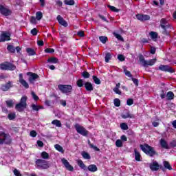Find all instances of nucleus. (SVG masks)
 Segmentation results:
<instances>
[{
    "label": "nucleus",
    "instance_id": "61",
    "mask_svg": "<svg viewBox=\"0 0 176 176\" xmlns=\"http://www.w3.org/2000/svg\"><path fill=\"white\" fill-rule=\"evenodd\" d=\"M160 97L163 100V98H166V93H164V90L161 91Z\"/></svg>",
    "mask_w": 176,
    "mask_h": 176
},
{
    "label": "nucleus",
    "instance_id": "28",
    "mask_svg": "<svg viewBox=\"0 0 176 176\" xmlns=\"http://www.w3.org/2000/svg\"><path fill=\"white\" fill-rule=\"evenodd\" d=\"M78 165L79 166L80 168H81L82 170H87V167L86 166V165H85L83 164V161H82V160H79L78 161Z\"/></svg>",
    "mask_w": 176,
    "mask_h": 176
},
{
    "label": "nucleus",
    "instance_id": "4",
    "mask_svg": "<svg viewBox=\"0 0 176 176\" xmlns=\"http://www.w3.org/2000/svg\"><path fill=\"white\" fill-rule=\"evenodd\" d=\"M58 90L62 92L63 94H66V96H69L72 93V85H58Z\"/></svg>",
    "mask_w": 176,
    "mask_h": 176
},
{
    "label": "nucleus",
    "instance_id": "41",
    "mask_svg": "<svg viewBox=\"0 0 176 176\" xmlns=\"http://www.w3.org/2000/svg\"><path fill=\"white\" fill-rule=\"evenodd\" d=\"M99 41H100V42L102 43L105 44V43H107V41H108V37L101 36L99 37Z\"/></svg>",
    "mask_w": 176,
    "mask_h": 176
},
{
    "label": "nucleus",
    "instance_id": "38",
    "mask_svg": "<svg viewBox=\"0 0 176 176\" xmlns=\"http://www.w3.org/2000/svg\"><path fill=\"white\" fill-rule=\"evenodd\" d=\"M113 34L114 35V36L118 39V41H121L122 42H123L124 41V39L123 38V37H122V36L116 32H113Z\"/></svg>",
    "mask_w": 176,
    "mask_h": 176
},
{
    "label": "nucleus",
    "instance_id": "16",
    "mask_svg": "<svg viewBox=\"0 0 176 176\" xmlns=\"http://www.w3.org/2000/svg\"><path fill=\"white\" fill-rule=\"evenodd\" d=\"M0 13L4 16H9L10 14V10L3 7V6H0Z\"/></svg>",
    "mask_w": 176,
    "mask_h": 176
},
{
    "label": "nucleus",
    "instance_id": "22",
    "mask_svg": "<svg viewBox=\"0 0 176 176\" xmlns=\"http://www.w3.org/2000/svg\"><path fill=\"white\" fill-rule=\"evenodd\" d=\"M31 108L32 111H34L36 112L39 111L40 109H43V107L40 106V105H36L35 104H32Z\"/></svg>",
    "mask_w": 176,
    "mask_h": 176
},
{
    "label": "nucleus",
    "instance_id": "18",
    "mask_svg": "<svg viewBox=\"0 0 176 176\" xmlns=\"http://www.w3.org/2000/svg\"><path fill=\"white\" fill-rule=\"evenodd\" d=\"M136 19H138V20H140V21H145L146 20H149L151 17L148 15H142L138 14V15H136Z\"/></svg>",
    "mask_w": 176,
    "mask_h": 176
},
{
    "label": "nucleus",
    "instance_id": "6",
    "mask_svg": "<svg viewBox=\"0 0 176 176\" xmlns=\"http://www.w3.org/2000/svg\"><path fill=\"white\" fill-rule=\"evenodd\" d=\"M10 142H12L10 135L0 131V145H2V144H10Z\"/></svg>",
    "mask_w": 176,
    "mask_h": 176
},
{
    "label": "nucleus",
    "instance_id": "57",
    "mask_svg": "<svg viewBox=\"0 0 176 176\" xmlns=\"http://www.w3.org/2000/svg\"><path fill=\"white\" fill-rule=\"evenodd\" d=\"M30 23L32 24H36V18H35V16H32L30 19Z\"/></svg>",
    "mask_w": 176,
    "mask_h": 176
},
{
    "label": "nucleus",
    "instance_id": "20",
    "mask_svg": "<svg viewBox=\"0 0 176 176\" xmlns=\"http://www.w3.org/2000/svg\"><path fill=\"white\" fill-rule=\"evenodd\" d=\"M160 144L164 149H168V144H167V142L164 139H161L160 140Z\"/></svg>",
    "mask_w": 176,
    "mask_h": 176
},
{
    "label": "nucleus",
    "instance_id": "24",
    "mask_svg": "<svg viewBox=\"0 0 176 176\" xmlns=\"http://www.w3.org/2000/svg\"><path fill=\"white\" fill-rule=\"evenodd\" d=\"M120 87V82H118L116 84V87L113 89V92L116 94H118L120 96L122 94V91L119 90V88Z\"/></svg>",
    "mask_w": 176,
    "mask_h": 176
},
{
    "label": "nucleus",
    "instance_id": "63",
    "mask_svg": "<svg viewBox=\"0 0 176 176\" xmlns=\"http://www.w3.org/2000/svg\"><path fill=\"white\" fill-rule=\"evenodd\" d=\"M118 58L120 61H124V56L122 54L118 55Z\"/></svg>",
    "mask_w": 176,
    "mask_h": 176
},
{
    "label": "nucleus",
    "instance_id": "48",
    "mask_svg": "<svg viewBox=\"0 0 176 176\" xmlns=\"http://www.w3.org/2000/svg\"><path fill=\"white\" fill-rule=\"evenodd\" d=\"M82 76L85 79H89V78H90V74H89V72H83L82 73Z\"/></svg>",
    "mask_w": 176,
    "mask_h": 176
},
{
    "label": "nucleus",
    "instance_id": "59",
    "mask_svg": "<svg viewBox=\"0 0 176 176\" xmlns=\"http://www.w3.org/2000/svg\"><path fill=\"white\" fill-rule=\"evenodd\" d=\"M77 35L80 36V38H83L85 36V32L83 31H79L77 32Z\"/></svg>",
    "mask_w": 176,
    "mask_h": 176
},
{
    "label": "nucleus",
    "instance_id": "40",
    "mask_svg": "<svg viewBox=\"0 0 176 176\" xmlns=\"http://www.w3.org/2000/svg\"><path fill=\"white\" fill-rule=\"evenodd\" d=\"M54 148L56 149V151H58V152H61V153H64V149L60 144H55Z\"/></svg>",
    "mask_w": 176,
    "mask_h": 176
},
{
    "label": "nucleus",
    "instance_id": "9",
    "mask_svg": "<svg viewBox=\"0 0 176 176\" xmlns=\"http://www.w3.org/2000/svg\"><path fill=\"white\" fill-rule=\"evenodd\" d=\"M158 69L160 71H162L163 72H169L170 74H173V72H175L173 67L165 65H160L158 67Z\"/></svg>",
    "mask_w": 176,
    "mask_h": 176
},
{
    "label": "nucleus",
    "instance_id": "53",
    "mask_svg": "<svg viewBox=\"0 0 176 176\" xmlns=\"http://www.w3.org/2000/svg\"><path fill=\"white\" fill-rule=\"evenodd\" d=\"M114 105L115 107H120V100L118 98L114 99Z\"/></svg>",
    "mask_w": 176,
    "mask_h": 176
},
{
    "label": "nucleus",
    "instance_id": "51",
    "mask_svg": "<svg viewBox=\"0 0 176 176\" xmlns=\"http://www.w3.org/2000/svg\"><path fill=\"white\" fill-rule=\"evenodd\" d=\"M8 118L10 120H13V119L16 118V113H9Z\"/></svg>",
    "mask_w": 176,
    "mask_h": 176
},
{
    "label": "nucleus",
    "instance_id": "56",
    "mask_svg": "<svg viewBox=\"0 0 176 176\" xmlns=\"http://www.w3.org/2000/svg\"><path fill=\"white\" fill-rule=\"evenodd\" d=\"M45 53H54V49L52 48H47L45 50Z\"/></svg>",
    "mask_w": 176,
    "mask_h": 176
},
{
    "label": "nucleus",
    "instance_id": "15",
    "mask_svg": "<svg viewBox=\"0 0 176 176\" xmlns=\"http://www.w3.org/2000/svg\"><path fill=\"white\" fill-rule=\"evenodd\" d=\"M122 119H134L135 116L131 113L130 111H126L121 115Z\"/></svg>",
    "mask_w": 176,
    "mask_h": 176
},
{
    "label": "nucleus",
    "instance_id": "10",
    "mask_svg": "<svg viewBox=\"0 0 176 176\" xmlns=\"http://www.w3.org/2000/svg\"><path fill=\"white\" fill-rule=\"evenodd\" d=\"M6 41H10V33L9 32H2L0 35V42H6Z\"/></svg>",
    "mask_w": 176,
    "mask_h": 176
},
{
    "label": "nucleus",
    "instance_id": "36",
    "mask_svg": "<svg viewBox=\"0 0 176 176\" xmlns=\"http://www.w3.org/2000/svg\"><path fill=\"white\" fill-rule=\"evenodd\" d=\"M166 97L167 100H168L169 101L173 100V98H174V93H173L172 91H168L166 94Z\"/></svg>",
    "mask_w": 176,
    "mask_h": 176
},
{
    "label": "nucleus",
    "instance_id": "37",
    "mask_svg": "<svg viewBox=\"0 0 176 176\" xmlns=\"http://www.w3.org/2000/svg\"><path fill=\"white\" fill-rule=\"evenodd\" d=\"M42 17H43V14H42V12L38 11L36 13V20L39 21L42 19Z\"/></svg>",
    "mask_w": 176,
    "mask_h": 176
},
{
    "label": "nucleus",
    "instance_id": "3",
    "mask_svg": "<svg viewBox=\"0 0 176 176\" xmlns=\"http://www.w3.org/2000/svg\"><path fill=\"white\" fill-rule=\"evenodd\" d=\"M36 167L38 170H47L50 167V164L45 160L38 159L36 161Z\"/></svg>",
    "mask_w": 176,
    "mask_h": 176
},
{
    "label": "nucleus",
    "instance_id": "39",
    "mask_svg": "<svg viewBox=\"0 0 176 176\" xmlns=\"http://www.w3.org/2000/svg\"><path fill=\"white\" fill-rule=\"evenodd\" d=\"M6 104L8 108H13V105H14V103L13 102V100H7L6 102Z\"/></svg>",
    "mask_w": 176,
    "mask_h": 176
},
{
    "label": "nucleus",
    "instance_id": "55",
    "mask_svg": "<svg viewBox=\"0 0 176 176\" xmlns=\"http://www.w3.org/2000/svg\"><path fill=\"white\" fill-rule=\"evenodd\" d=\"M134 104V100L131 98H129L126 100V104L131 106Z\"/></svg>",
    "mask_w": 176,
    "mask_h": 176
},
{
    "label": "nucleus",
    "instance_id": "8",
    "mask_svg": "<svg viewBox=\"0 0 176 176\" xmlns=\"http://www.w3.org/2000/svg\"><path fill=\"white\" fill-rule=\"evenodd\" d=\"M74 127L77 133H78V134H80L83 137H87V135H89V131L86 130L85 127L80 126L79 124H76Z\"/></svg>",
    "mask_w": 176,
    "mask_h": 176
},
{
    "label": "nucleus",
    "instance_id": "7",
    "mask_svg": "<svg viewBox=\"0 0 176 176\" xmlns=\"http://www.w3.org/2000/svg\"><path fill=\"white\" fill-rule=\"evenodd\" d=\"M160 27L161 28H162V30H164V31L162 32V34H164V35H169L170 34L168 33V32H167V30H168V28H170V24H168V22L167 21V20H166V19L163 18L160 20Z\"/></svg>",
    "mask_w": 176,
    "mask_h": 176
},
{
    "label": "nucleus",
    "instance_id": "49",
    "mask_svg": "<svg viewBox=\"0 0 176 176\" xmlns=\"http://www.w3.org/2000/svg\"><path fill=\"white\" fill-rule=\"evenodd\" d=\"M107 8H109V9H110V10H111L112 12H119V9L116 8L115 6L108 5Z\"/></svg>",
    "mask_w": 176,
    "mask_h": 176
},
{
    "label": "nucleus",
    "instance_id": "29",
    "mask_svg": "<svg viewBox=\"0 0 176 176\" xmlns=\"http://www.w3.org/2000/svg\"><path fill=\"white\" fill-rule=\"evenodd\" d=\"M7 50H8V52H10V53H12V54L16 53V48L14 47V46H13L12 45H8Z\"/></svg>",
    "mask_w": 176,
    "mask_h": 176
},
{
    "label": "nucleus",
    "instance_id": "46",
    "mask_svg": "<svg viewBox=\"0 0 176 176\" xmlns=\"http://www.w3.org/2000/svg\"><path fill=\"white\" fill-rule=\"evenodd\" d=\"M124 73L126 75V76H128V78H133V75L131 74V72L127 70V69H124Z\"/></svg>",
    "mask_w": 176,
    "mask_h": 176
},
{
    "label": "nucleus",
    "instance_id": "32",
    "mask_svg": "<svg viewBox=\"0 0 176 176\" xmlns=\"http://www.w3.org/2000/svg\"><path fill=\"white\" fill-rule=\"evenodd\" d=\"M0 69L2 71H8V62L0 64Z\"/></svg>",
    "mask_w": 176,
    "mask_h": 176
},
{
    "label": "nucleus",
    "instance_id": "26",
    "mask_svg": "<svg viewBox=\"0 0 176 176\" xmlns=\"http://www.w3.org/2000/svg\"><path fill=\"white\" fill-rule=\"evenodd\" d=\"M47 62L50 63L51 64H57V63H58V59L56 57H51L47 59Z\"/></svg>",
    "mask_w": 176,
    "mask_h": 176
},
{
    "label": "nucleus",
    "instance_id": "34",
    "mask_svg": "<svg viewBox=\"0 0 176 176\" xmlns=\"http://www.w3.org/2000/svg\"><path fill=\"white\" fill-rule=\"evenodd\" d=\"M19 82L21 83V85H22V86H23V87H25V89H28V87H30L28 82H27L25 80H21Z\"/></svg>",
    "mask_w": 176,
    "mask_h": 176
},
{
    "label": "nucleus",
    "instance_id": "12",
    "mask_svg": "<svg viewBox=\"0 0 176 176\" xmlns=\"http://www.w3.org/2000/svg\"><path fill=\"white\" fill-rule=\"evenodd\" d=\"M11 87H13V83L12 81H8L7 83L1 85V90L8 91Z\"/></svg>",
    "mask_w": 176,
    "mask_h": 176
},
{
    "label": "nucleus",
    "instance_id": "62",
    "mask_svg": "<svg viewBox=\"0 0 176 176\" xmlns=\"http://www.w3.org/2000/svg\"><path fill=\"white\" fill-rule=\"evenodd\" d=\"M132 79V82H133L134 85H135V86H138V79L137 78H131Z\"/></svg>",
    "mask_w": 176,
    "mask_h": 176
},
{
    "label": "nucleus",
    "instance_id": "30",
    "mask_svg": "<svg viewBox=\"0 0 176 176\" xmlns=\"http://www.w3.org/2000/svg\"><path fill=\"white\" fill-rule=\"evenodd\" d=\"M52 124H54L56 127H61V126H63V124H61V122L58 120H54L52 122Z\"/></svg>",
    "mask_w": 176,
    "mask_h": 176
},
{
    "label": "nucleus",
    "instance_id": "31",
    "mask_svg": "<svg viewBox=\"0 0 176 176\" xmlns=\"http://www.w3.org/2000/svg\"><path fill=\"white\" fill-rule=\"evenodd\" d=\"M163 165L164 168H166V170H173V168L171 167V165H170V163L167 161H164Z\"/></svg>",
    "mask_w": 176,
    "mask_h": 176
},
{
    "label": "nucleus",
    "instance_id": "44",
    "mask_svg": "<svg viewBox=\"0 0 176 176\" xmlns=\"http://www.w3.org/2000/svg\"><path fill=\"white\" fill-rule=\"evenodd\" d=\"M112 58V55H111V53L108 52L105 55V62L109 63V60Z\"/></svg>",
    "mask_w": 176,
    "mask_h": 176
},
{
    "label": "nucleus",
    "instance_id": "23",
    "mask_svg": "<svg viewBox=\"0 0 176 176\" xmlns=\"http://www.w3.org/2000/svg\"><path fill=\"white\" fill-rule=\"evenodd\" d=\"M134 152H135V160L137 162H141V154L140 153V152L137 151V148L134 149Z\"/></svg>",
    "mask_w": 176,
    "mask_h": 176
},
{
    "label": "nucleus",
    "instance_id": "13",
    "mask_svg": "<svg viewBox=\"0 0 176 176\" xmlns=\"http://www.w3.org/2000/svg\"><path fill=\"white\" fill-rule=\"evenodd\" d=\"M61 162L65 166V168L68 170L69 171H74V167L69 164V162H68V160H67L65 158H63L61 160Z\"/></svg>",
    "mask_w": 176,
    "mask_h": 176
},
{
    "label": "nucleus",
    "instance_id": "5",
    "mask_svg": "<svg viewBox=\"0 0 176 176\" xmlns=\"http://www.w3.org/2000/svg\"><path fill=\"white\" fill-rule=\"evenodd\" d=\"M25 108H27V97L23 96L20 102L16 104L15 109L19 112H23Z\"/></svg>",
    "mask_w": 176,
    "mask_h": 176
},
{
    "label": "nucleus",
    "instance_id": "21",
    "mask_svg": "<svg viewBox=\"0 0 176 176\" xmlns=\"http://www.w3.org/2000/svg\"><path fill=\"white\" fill-rule=\"evenodd\" d=\"M87 170L91 173H96L98 170L96 164H91L88 166Z\"/></svg>",
    "mask_w": 176,
    "mask_h": 176
},
{
    "label": "nucleus",
    "instance_id": "64",
    "mask_svg": "<svg viewBox=\"0 0 176 176\" xmlns=\"http://www.w3.org/2000/svg\"><path fill=\"white\" fill-rule=\"evenodd\" d=\"M170 146H172L173 148H175V146H176V140H173L172 142H170Z\"/></svg>",
    "mask_w": 176,
    "mask_h": 176
},
{
    "label": "nucleus",
    "instance_id": "11",
    "mask_svg": "<svg viewBox=\"0 0 176 176\" xmlns=\"http://www.w3.org/2000/svg\"><path fill=\"white\" fill-rule=\"evenodd\" d=\"M28 75H30L29 82L30 83H32V84H34L35 80H36V79L39 78V76L35 73L29 72L28 73Z\"/></svg>",
    "mask_w": 176,
    "mask_h": 176
},
{
    "label": "nucleus",
    "instance_id": "33",
    "mask_svg": "<svg viewBox=\"0 0 176 176\" xmlns=\"http://www.w3.org/2000/svg\"><path fill=\"white\" fill-rule=\"evenodd\" d=\"M150 36L151 37V39L153 41L157 39V33L155 32H151L149 33Z\"/></svg>",
    "mask_w": 176,
    "mask_h": 176
},
{
    "label": "nucleus",
    "instance_id": "47",
    "mask_svg": "<svg viewBox=\"0 0 176 176\" xmlns=\"http://www.w3.org/2000/svg\"><path fill=\"white\" fill-rule=\"evenodd\" d=\"M65 5L72 6L75 5V1L74 0H65Z\"/></svg>",
    "mask_w": 176,
    "mask_h": 176
},
{
    "label": "nucleus",
    "instance_id": "35",
    "mask_svg": "<svg viewBox=\"0 0 176 176\" xmlns=\"http://www.w3.org/2000/svg\"><path fill=\"white\" fill-rule=\"evenodd\" d=\"M27 53H28L29 56H35V50H32V48H27L26 49Z\"/></svg>",
    "mask_w": 176,
    "mask_h": 176
},
{
    "label": "nucleus",
    "instance_id": "54",
    "mask_svg": "<svg viewBox=\"0 0 176 176\" xmlns=\"http://www.w3.org/2000/svg\"><path fill=\"white\" fill-rule=\"evenodd\" d=\"M77 86H78V87H83V80L80 79L77 81Z\"/></svg>",
    "mask_w": 176,
    "mask_h": 176
},
{
    "label": "nucleus",
    "instance_id": "1",
    "mask_svg": "<svg viewBox=\"0 0 176 176\" xmlns=\"http://www.w3.org/2000/svg\"><path fill=\"white\" fill-rule=\"evenodd\" d=\"M140 148L142 151L146 153L148 156H150L151 157H153V156H155L156 155V151H155V148L153 147L149 146L147 144H140Z\"/></svg>",
    "mask_w": 176,
    "mask_h": 176
},
{
    "label": "nucleus",
    "instance_id": "52",
    "mask_svg": "<svg viewBox=\"0 0 176 176\" xmlns=\"http://www.w3.org/2000/svg\"><path fill=\"white\" fill-rule=\"evenodd\" d=\"M31 95H32V98L35 101H38V100H39V97H38V96H36V94H35V92L32 91Z\"/></svg>",
    "mask_w": 176,
    "mask_h": 176
},
{
    "label": "nucleus",
    "instance_id": "27",
    "mask_svg": "<svg viewBox=\"0 0 176 176\" xmlns=\"http://www.w3.org/2000/svg\"><path fill=\"white\" fill-rule=\"evenodd\" d=\"M81 155H82L83 159H86L87 160H90L91 159V157L90 156V154H89L86 151H82L81 153Z\"/></svg>",
    "mask_w": 176,
    "mask_h": 176
},
{
    "label": "nucleus",
    "instance_id": "19",
    "mask_svg": "<svg viewBox=\"0 0 176 176\" xmlns=\"http://www.w3.org/2000/svg\"><path fill=\"white\" fill-rule=\"evenodd\" d=\"M150 168L152 171H157V170H159V164L156 162H153L150 164Z\"/></svg>",
    "mask_w": 176,
    "mask_h": 176
},
{
    "label": "nucleus",
    "instance_id": "2",
    "mask_svg": "<svg viewBox=\"0 0 176 176\" xmlns=\"http://www.w3.org/2000/svg\"><path fill=\"white\" fill-rule=\"evenodd\" d=\"M138 58L139 63L140 65H142V67H152V65H155V63H156V59L155 58L149 60H146L145 57H144V55L141 54L139 55Z\"/></svg>",
    "mask_w": 176,
    "mask_h": 176
},
{
    "label": "nucleus",
    "instance_id": "17",
    "mask_svg": "<svg viewBox=\"0 0 176 176\" xmlns=\"http://www.w3.org/2000/svg\"><path fill=\"white\" fill-rule=\"evenodd\" d=\"M84 87H85V90H87V91H93V90H94V87H93V84H91L90 82H86L84 84Z\"/></svg>",
    "mask_w": 176,
    "mask_h": 176
},
{
    "label": "nucleus",
    "instance_id": "50",
    "mask_svg": "<svg viewBox=\"0 0 176 176\" xmlns=\"http://www.w3.org/2000/svg\"><path fill=\"white\" fill-rule=\"evenodd\" d=\"M120 127L122 130H129V126L126 123H121Z\"/></svg>",
    "mask_w": 176,
    "mask_h": 176
},
{
    "label": "nucleus",
    "instance_id": "42",
    "mask_svg": "<svg viewBox=\"0 0 176 176\" xmlns=\"http://www.w3.org/2000/svg\"><path fill=\"white\" fill-rule=\"evenodd\" d=\"M93 80L96 85H101V80L100 78H98L96 76H93Z\"/></svg>",
    "mask_w": 176,
    "mask_h": 176
},
{
    "label": "nucleus",
    "instance_id": "58",
    "mask_svg": "<svg viewBox=\"0 0 176 176\" xmlns=\"http://www.w3.org/2000/svg\"><path fill=\"white\" fill-rule=\"evenodd\" d=\"M31 34L32 35L36 36L38 34V30H36V28H34L31 30Z\"/></svg>",
    "mask_w": 176,
    "mask_h": 176
},
{
    "label": "nucleus",
    "instance_id": "14",
    "mask_svg": "<svg viewBox=\"0 0 176 176\" xmlns=\"http://www.w3.org/2000/svg\"><path fill=\"white\" fill-rule=\"evenodd\" d=\"M56 20H58L59 24L60 25H63V27H68V23L66 22L65 20H64V18L61 16L60 15H58L56 17Z\"/></svg>",
    "mask_w": 176,
    "mask_h": 176
},
{
    "label": "nucleus",
    "instance_id": "45",
    "mask_svg": "<svg viewBox=\"0 0 176 176\" xmlns=\"http://www.w3.org/2000/svg\"><path fill=\"white\" fill-rule=\"evenodd\" d=\"M41 157L43 159H45L46 160H47V159H49V153H47L46 151H43L41 153Z\"/></svg>",
    "mask_w": 176,
    "mask_h": 176
},
{
    "label": "nucleus",
    "instance_id": "25",
    "mask_svg": "<svg viewBox=\"0 0 176 176\" xmlns=\"http://www.w3.org/2000/svg\"><path fill=\"white\" fill-rule=\"evenodd\" d=\"M14 69H16V65L7 62V71H14Z\"/></svg>",
    "mask_w": 176,
    "mask_h": 176
},
{
    "label": "nucleus",
    "instance_id": "43",
    "mask_svg": "<svg viewBox=\"0 0 176 176\" xmlns=\"http://www.w3.org/2000/svg\"><path fill=\"white\" fill-rule=\"evenodd\" d=\"M116 146H117V148H122V146H123V142H122V140H117L116 141Z\"/></svg>",
    "mask_w": 176,
    "mask_h": 176
},
{
    "label": "nucleus",
    "instance_id": "60",
    "mask_svg": "<svg viewBox=\"0 0 176 176\" xmlns=\"http://www.w3.org/2000/svg\"><path fill=\"white\" fill-rule=\"evenodd\" d=\"M14 174L16 176H21V173H20V171H19L17 169L14 170Z\"/></svg>",
    "mask_w": 176,
    "mask_h": 176
}]
</instances>
